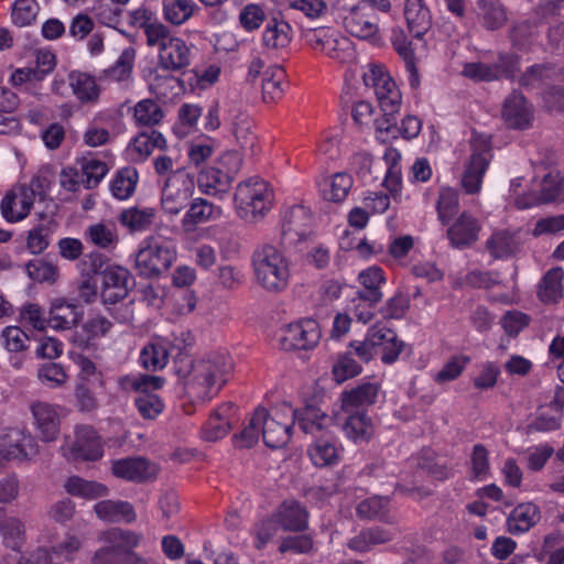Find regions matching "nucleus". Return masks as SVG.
I'll return each instance as SVG.
<instances>
[{
	"label": "nucleus",
	"mask_w": 564,
	"mask_h": 564,
	"mask_svg": "<svg viewBox=\"0 0 564 564\" xmlns=\"http://www.w3.org/2000/svg\"><path fill=\"white\" fill-rule=\"evenodd\" d=\"M176 371L184 379L187 394L199 401L213 399L229 380L234 361L227 351H212L197 360L181 358Z\"/></svg>",
	"instance_id": "f257e3e1"
},
{
	"label": "nucleus",
	"mask_w": 564,
	"mask_h": 564,
	"mask_svg": "<svg viewBox=\"0 0 564 564\" xmlns=\"http://www.w3.org/2000/svg\"><path fill=\"white\" fill-rule=\"evenodd\" d=\"M293 424L294 409L288 403L275 406L271 413L259 408L241 433L235 437L236 444L239 447H252L262 437L268 447L281 448L291 440Z\"/></svg>",
	"instance_id": "f03ea898"
},
{
	"label": "nucleus",
	"mask_w": 564,
	"mask_h": 564,
	"mask_svg": "<svg viewBox=\"0 0 564 564\" xmlns=\"http://www.w3.org/2000/svg\"><path fill=\"white\" fill-rule=\"evenodd\" d=\"M362 78L365 85L373 89L383 113L381 119L376 121V132L377 139L384 142L389 135H395L394 115L401 107V93L381 65L369 66Z\"/></svg>",
	"instance_id": "7ed1b4c3"
},
{
	"label": "nucleus",
	"mask_w": 564,
	"mask_h": 564,
	"mask_svg": "<svg viewBox=\"0 0 564 564\" xmlns=\"http://www.w3.org/2000/svg\"><path fill=\"white\" fill-rule=\"evenodd\" d=\"M252 269L257 284L270 293L284 291L290 282V261L272 243L258 246L252 253Z\"/></svg>",
	"instance_id": "20e7f679"
},
{
	"label": "nucleus",
	"mask_w": 564,
	"mask_h": 564,
	"mask_svg": "<svg viewBox=\"0 0 564 564\" xmlns=\"http://www.w3.org/2000/svg\"><path fill=\"white\" fill-rule=\"evenodd\" d=\"M176 246L163 235H150L141 240L133 254V269L147 279L160 278L176 259Z\"/></svg>",
	"instance_id": "39448f33"
},
{
	"label": "nucleus",
	"mask_w": 564,
	"mask_h": 564,
	"mask_svg": "<svg viewBox=\"0 0 564 564\" xmlns=\"http://www.w3.org/2000/svg\"><path fill=\"white\" fill-rule=\"evenodd\" d=\"M492 160L491 137L474 132L467 147V154L462 163L459 184L467 195L481 192L484 177Z\"/></svg>",
	"instance_id": "423d86ee"
},
{
	"label": "nucleus",
	"mask_w": 564,
	"mask_h": 564,
	"mask_svg": "<svg viewBox=\"0 0 564 564\" xmlns=\"http://www.w3.org/2000/svg\"><path fill=\"white\" fill-rule=\"evenodd\" d=\"M131 274L121 265H108L100 273V297L113 318L120 323L132 319L131 302H123L129 293Z\"/></svg>",
	"instance_id": "0eeeda50"
},
{
	"label": "nucleus",
	"mask_w": 564,
	"mask_h": 564,
	"mask_svg": "<svg viewBox=\"0 0 564 564\" xmlns=\"http://www.w3.org/2000/svg\"><path fill=\"white\" fill-rule=\"evenodd\" d=\"M272 202V189L262 178H248L236 188V213L247 224H256L263 219L271 209Z\"/></svg>",
	"instance_id": "6e6552de"
},
{
	"label": "nucleus",
	"mask_w": 564,
	"mask_h": 564,
	"mask_svg": "<svg viewBox=\"0 0 564 564\" xmlns=\"http://www.w3.org/2000/svg\"><path fill=\"white\" fill-rule=\"evenodd\" d=\"M349 347L365 362L380 355L382 362L390 365L398 360L404 344L393 329L375 324L368 328L362 340H352Z\"/></svg>",
	"instance_id": "1a4fd4ad"
},
{
	"label": "nucleus",
	"mask_w": 564,
	"mask_h": 564,
	"mask_svg": "<svg viewBox=\"0 0 564 564\" xmlns=\"http://www.w3.org/2000/svg\"><path fill=\"white\" fill-rule=\"evenodd\" d=\"M164 383L163 378L149 375H127L119 379L120 387L126 391H135V406L143 419L153 420L164 409V403L153 390L160 389Z\"/></svg>",
	"instance_id": "9d476101"
},
{
	"label": "nucleus",
	"mask_w": 564,
	"mask_h": 564,
	"mask_svg": "<svg viewBox=\"0 0 564 564\" xmlns=\"http://www.w3.org/2000/svg\"><path fill=\"white\" fill-rule=\"evenodd\" d=\"M41 189L40 177H33L29 184L17 185L9 189L0 200V213L9 224L24 220L31 213Z\"/></svg>",
	"instance_id": "9b49d317"
},
{
	"label": "nucleus",
	"mask_w": 564,
	"mask_h": 564,
	"mask_svg": "<svg viewBox=\"0 0 564 564\" xmlns=\"http://www.w3.org/2000/svg\"><path fill=\"white\" fill-rule=\"evenodd\" d=\"M61 453L72 460H98L104 456V446L94 427L77 425L74 436H65Z\"/></svg>",
	"instance_id": "f8f14e48"
},
{
	"label": "nucleus",
	"mask_w": 564,
	"mask_h": 564,
	"mask_svg": "<svg viewBox=\"0 0 564 564\" xmlns=\"http://www.w3.org/2000/svg\"><path fill=\"white\" fill-rule=\"evenodd\" d=\"M195 177L185 170L172 173L162 189L161 206L170 215H178L195 193Z\"/></svg>",
	"instance_id": "ddd939ff"
},
{
	"label": "nucleus",
	"mask_w": 564,
	"mask_h": 564,
	"mask_svg": "<svg viewBox=\"0 0 564 564\" xmlns=\"http://www.w3.org/2000/svg\"><path fill=\"white\" fill-rule=\"evenodd\" d=\"M224 121L229 124L232 133L241 147L252 145V135L250 131L249 118L237 109H232L230 105H225L223 109L219 104L213 105L205 117V129L215 131Z\"/></svg>",
	"instance_id": "4468645a"
},
{
	"label": "nucleus",
	"mask_w": 564,
	"mask_h": 564,
	"mask_svg": "<svg viewBox=\"0 0 564 564\" xmlns=\"http://www.w3.org/2000/svg\"><path fill=\"white\" fill-rule=\"evenodd\" d=\"M339 19L343 28L352 36L375 44L381 41L378 18L365 6L358 3L339 9Z\"/></svg>",
	"instance_id": "2eb2a0df"
},
{
	"label": "nucleus",
	"mask_w": 564,
	"mask_h": 564,
	"mask_svg": "<svg viewBox=\"0 0 564 564\" xmlns=\"http://www.w3.org/2000/svg\"><path fill=\"white\" fill-rule=\"evenodd\" d=\"M32 426L40 441L55 442L61 434L63 408L47 401L36 400L30 403Z\"/></svg>",
	"instance_id": "dca6fc26"
},
{
	"label": "nucleus",
	"mask_w": 564,
	"mask_h": 564,
	"mask_svg": "<svg viewBox=\"0 0 564 564\" xmlns=\"http://www.w3.org/2000/svg\"><path fill=\"white\" fill-rule=\"evenodd\" d=\"M278 338L284 350L312 349L319 341L321 329L315 319L305 318L283 326Z\"/></svg>",
	"instance_id": "f3484780"
},
{
	"label": "nucleus",
	"mask_w": 564,
	"mask_h": 564,
	"mask_svg": "<svg viewBox=\"0 0 564 564\" xmlns=\"http://www.w3.org/2000/svg\"><path fill=\"white\" fill-rule=\"evenodd\" d=\"M562 197H564V181L557 173H549L530 189L529 199L517 197L516 206L519 209H527Z\"/></svg>",
	"instance_id": "a211bd4d"
},
{
	"label": "nucleus",
	"mask_w": 564,
	"mask_h": 564,
	"mask_svg": "<svg viewBox=\"0 0 564 564\" xmlns=\"http://www.w3.org/2000/svg\"><path fill=\"white\" fill-rule=\"evenodd\" d=\"M112 474L127 481L144 482L152 480L159 473L156 464L144 457H127L111 462Z\"/></svg>",
	"instance_id": "6ab92c4d"
},
{
	"label": "nucleus",
	"mask_w": 564,
	"mask_h": 564,
	"mask_svg": "<svg viewBox=\"0 0 564 564\" xmlns=\"http://www.w3.org/2000/svg\"><path fill=\"white\" fill-rule=\"evenodd\" d=\"M501 119L510 129H528L533 122V108L523 95L514 91L502 104Z\"/></svg>",
	"instance_id": "aec40b11"
},
{
	"label": "nucleus",
	"mask_w": 564,
	"mask_h": 564,
	"mask_svg": "<svg viewBox=\"0 0 564 564\" xmlns=\"http://www.w3.org/2000/svg\"><path fill=\"white\" fill-rule=\"evenodd\" d=\"M519 61L513 56H500L499 64L482 62L468 63L464 66V76L473 80H495L500 76L514 77Z\"/></svg>",
	"instance_id": "412c9836"
},
{
	"label": "nucleus",
	"mask_w": 564,
	"mask_h": 564,
	"mask_svg": "<svg viewBox=\"0 0 564 564\" xmlns=\"http://www.w3.org/2000/svg\"><path fill=\"white\" fill-rule=\"evenodd\" d=\"M224 210L220 206L197 197L192 200L188 209L181 219V228L185 234H193L198 226L221 218Z\"/></svg>",
	"instance_id": "4be33fe9"
},
{
	"label": "nucleus",
	"mask_w": 564,
	"mask_h": 564,
	"mask_svg": "<svg viewBox=\"0 0 564 564\" xmlns=\"http://www.w3.org/2000/svg\"><path fill=\"white\" fill-rule=\"evenodd\" d=\"M481 223L469 212H463L447 228V238L455 248L469 247L478 240Z\"/></svg>",
	"instance_id": "5701e85b"
},
{
	"label": "nucleus",
	"mask_w": 564,
	"mask_h": 564,
	"mask_svg": "<svg viewBox=\"0 0 564 564\" xmlns=\"http://www.w3.org/2000/svg\"><path fill=\"white\" fill-rule=\"evenodd\" d=\"M312 221V213L307 207L292 206L283 217L282 236L290 243L300 241L308 235Z\"/></svg>",
	"instance_id": "b1692460"
},
{
	"label": "nucleus",
	"mask_w": 564,
	"mask_h": 564,
	"mask_svg": "<svg viewBox=\"0 0 564 564\" xmlns=\"http://www.w3.org/2000/svg\"><path fill=\"white\" fill-rule=\"evenodd\" d=\"M83 316L78 306L65 297H55L50 301L47 313L48 327L55 330L70 329L77 325Z\"/></svg>",
	"instance_id": "393cba45"
},
{
	"label": "nucleus",
	"mask_w": 564,
	"mask_h": 564,
	"mask_svg": "<svg viewBox=\"0 0 564 564\" xmlns=\"http://www.w3.org/2000/svg\"><path fill=\"white\" fill-rule=\"evenodd\" d=\"M166 148V140L162 133L152 130L151 132H142L135 135L128 143L126 154L129 161L134 163L144 162L155 150Z\"/></svg>",
	"instance_id": "a878e982"
},
{
	"label": "nucleus",
	"mask_w": 564,
	"mask_h": 564,
	"mask_svg": "<svg viewBox=\"0 0 564 564\" xmlns=\"http://www.w3.org/2000/svg\"><path fill=\"white\" fill-rule=\"evenodd\" d=\"M0 532L2 534L4 544L11 550L10 553L3 557L2 564H15L19 562L25 564L28 558H24L20 552V549L24 542L23 523L15 518L6 519L0 522Z\"/></svg>",
	"instance_id": "bb28decb"
},
{
	"label": "nucleus",
	"mask_w": 564,
	"mask_h": 564,
	"mask_svg": "<svg viewBox=\"0 0 564 564\" xmlns=\"http://www.w3.org/2000/svg\"><path fill=\"white\" fill-rule=\"evenodd\" d=\"M159 64L166 70H176L189 65L191 47L186 42L174 36L159 51Z\"/></svg>",
	"instance_id": "cd10ccee"
},
{
	"label": "nucleus",
	"mask_w": 564,
	"mask_h": 564,
	"mask_svg": "<svg viewBox=\"0 0 564 564\" xmlns=\"http://www.w3.org/2000/svg\"><path fill=\"white\" fill-rule=\"evenodd\" d=\"M340 414L328 416L321 409L308 405L300 410L294 409V423L297 422L303 432L314 434L323 431L332 424L340 423Z\"/></svg>",
	"instance_id": "c85d7f7f"
},
{
	"label": "nucleus",
	"mask_w": 564,
	"mask_h": 564,
	"mask_svg": "<svg viewBox=\"0 0 564 564\" xmlns=\"http://www.w3.org/2000/svg\"><path fill=\"white\" fill-rule=\"evenodd\" d=\"M403 14L415 37H422L432 25V14L424 0H405Z\"/></svg>",
	"instance_id": "c756f323"
},
{
	"label": "nucleus",
	"mask_w": 564,
	"mask_h": 564,
	"mask_svg": "<svg viewBox=\"0 0 564 564\" xmlns=\"http://www.w3.org/2000/svg\"><path fill=\"white\" fill-rule=\"evenodd\" d=\"M347 416H340L341 429L347 438L355 443L367 442L373 435L375 429L371 419L365 411L345 413Z\"/></svg>",
	"instance_id": "7c9ffc66"
},
{
	"label": "nucleus",
	"mask_w": 564,
	"mask_h": 564,
	"mask_svg": "<svg viewBox=\"0 0 564 564\" xmlns=\"http://www.w3.org/2000/svg\"><path fill=\"white\" fill-rule=\"evenodd\" d=\"M378 395V387L375 383H364L355 389L341 393L340 408L344 413L364 411L375 403Z\"/></svg>",
	"instance_id": "2f4dec72"
},
{
	"label": "nucleus",
	"mask_w": 564,
	"mask_h": 564,
	"mask_svg": "<svg viewBox=\"0 0 564 564\" xmlns=\"http://www.w3.org/2000/svg\"><path fill=\"white\" fill-rule=\"evenodd\" d=\"M98 519L105 522H133L137 518L132 505L128 501L102 500L94 506Z\"/></svg>",
	"instance_id": "473e14b6"
},
{
	"label": "nucleus",
	"mask_w": 564,
	"mask_h": 564,
	"mask_svg": "<svg viewBox=\"0 0 564 564\" xmlns=\"http://www.w3.org/2000/svg\"><path fill=\"white\" fill-rule=\"evenodd\" d=\"M521 243L518 231L499 230L492 234L486 246L494 258L507 259L520 250Z\"/></svg>",
	"instance_id": "72a5a7b5"
},
{
	"label": "nucleus",
	"mask_w": 564,
	"mask_h": 564,
	"mask_svg": "<svg viewBox=\"0 0 564 564\" xmlns=\"http://www.w3.org/2000/svg\"><path fill=\"white\" fill-rule=\"evenodd\" d=\"M540 520V509L533 502L518 505L507 519L508 530L513 534L529 531Z\"/></svg>",
	"instance_id": "f704fd0d"
},
{
	"label": "nucleus",
	"mask_w": 564,
	"mask_h": 564,
	"mask_svg": "<svg viewBox=\"0 0 564 564\" xmlns=\"http://www.w3.org/2000/svg\"><path fill=\"white\" fill-rule=\"evenodd\" d=\"M229 180L216 165L202 170L197 177V186L203 194L219 196L226 194L231 187Z\"/></svg>",
	"instance_id": "c9c22d12"
},
{
	"label": "nucleus",
	"mask_w": 564,
	"mask_h": 564,
	"mask_svg": "<svg viewBox=\"0 0 564 564\" xmlns=\"http://www.w3.org/2000/svg\"><path fill=\"white\" fill-rule=\"evenodd\" d=\"M286 74L281 66L271 65L262 72V98L265 102H273L282 98L285 90Z\"/></svg>",
	"instance_id": "e433bc0d"
},
{
	"label": "nucleus",
	"mask_w": 564,
	"mask_h": 564,
	"mask_svg": "<svg viewBox=\"0 0 564 564\" xmlns=\"http://www.w3.org/2000/svg\"><path fill=\"white\" fill-rule=\"evenodd\" d=\"M63 487L68 495L87 500L106 497L109 492L106 485L76 475L69 476Z\"/></svg>",
	"instance_id": "4c0bfd02"
},
{
	"label": "nucleus",
	"mask_w": 564,
	"mask_h": 564,
	"mask_svg": "<svg viewBox=\"0 0 564 564\" xmlns=\"http://www.w3.org/2000/svg\"><path fill=\"white\" fill-rule=\"evenodd\" d=\"M232 405L229 403L216 409L203 427L202 437L208 442L224 438L230 431L229 414Z\"/></svg>",
	"instance_id": "58836bf2"
},
{
	"label": "nucleus",
	"mask_w": 564,
	"mask_h": 564,
	"mask_svg": "<svg viewBox=\"0 0 564 564\" xmlns=\"http://www.w3.org/2000/svg\"><path fill=\"white\" fill-rule=\"evenodd\" d=\"M307 452L312 463L317 467L336 465L341 456L339 444L330 438L316 440Z\"/></svg>",
	"instance_id": "ea45409f"
},
{
	"label": "nucleus",
	"mask_w": 564,
	"mask_h": 564,
	"mask_svg": "<svg viewBox=\"0 0 564 564\" xmlns=\"http://www.w3.org/2000/svg\"><path fill=\"white\" fill-rule=\"evenodd\" d=\"M276 520L286 531H303L307 527V512L299 502L285 501L276 512Z\"/></svg>",
	"instance_id": "a19ab883"
},
{
	"label": "nucleus",
	"mask_w": 564,
	"mask_h": 564,
	"mask_svg": "<svg viewBox=\"0 0 564 564\" xmlns=\"http://www.w3.org/2000/svg\"><path fill=\"white\" fill-rule=\"evenodd\" d=\"M86 239L100 249H112L119 242L118 229L112 221L90 225L85 232Z\"/></svg>",
	"instance_id": "79ce46f5"
},
{
	"label": "nucleus",
	"mask_w": 564,
	"mask_h": 564,
	"mask_svg": "<svg viewBox=\"0 0 564 564\" xmlns=\"http://www.w3.org/2000/svg\"><path fill=\"white\" fill-rule=\"evenodd\" d=\"M155 209L150 207L138 208L130 207L123 209L119 216V223L130 232H141L147 230L153 223Z\"/></svg>",
	"instance_id": "37998d69"
},
{
	"label": "nucleus",
	"mask_w": 564,
	"mask_h": 564,
	"mask_svg": "<svg viewBox=\"0 0 564 564\" xmlns=\"http://www.w3.org/2000/svg\"><path fill=\"white\" fill-rule=\"evenodd\" d=\"M68 83L74 95L82 102H95L98 99L100 88L91 75L74 70L68 75Z\"/></svg>",
	"instance_id": "c03bdc74"
},
{
	"label": "nucleus",
	"mask_w": 564,
	"mask_h": 564,
	"mask_svg": "<svg viewBox=\"0 0 564 564\" xmlns=\"http://www.w3.org/2000/svg\"><path fill=\"white\" fill-rule=\"evenodd\" d=\"M170 344L163 338H155L148 344L140 354V361L147 369H162L169 360Z\"/></svg>",
	"instance_id": "a18cd8bd"
},
{
	"label": "nucleus",
	"mask_w": 564,
	"mask_h": 564,
	"mask_svg": "<svg viewBox=\"0 0 564 564\" xmlns=\"http://www.w3.org/2000/svg\"><path fill=\"white\" fill-rule=\"evenodd\" d=\"M292 40V28L283 21L271 19L268 21L263 34L262 41L267 47L270 48H284Z\"/></svg>",
	"instance_id": "49530a36"
},
{
	"label": "nucleus",
	"mask_w": 564,
	"mask_h": 564,
	"mask_svg": "<svg viewBox=\"0 0 564 564\" xmlns=\"http://www.w3.org/2000/svg\"><path fill=\"white\" fill-rule=\"evenodd\" d=\"M358 281L366 289L364 293L369 302L377 304L382 300L380 288L386 283V275L380 267L371 265L360 271Z\"/></svg>",
	"instance_id": "de8ad7c7"
},
{
	"label": "nucleus",
	"mask_w": 564,
	"mask_h": 564,
	"mask_svg": "<svg viewBox=\"0 0 564 564\" xmlns=\"http://www.w3.org/2000/svg\"><path fill=\"white\" fill-rule=\"evenodd\" d=\"M352 187V178L346 173H336L321 184V192L325 199L343 202Z\"/></svg>",
	"instance_id": "09e8293b"
},
{
	"label": "nucleus",
	"mask_w": 564,
	"mask_h": 564,
	"mask_svg": "<svg viewBox=\"0 0 564 564\" xmlns=\"http://www.w3.org/2000/svg\"><path fill=\"white\" fill-rule=\"evenodd\" d=\"M164 19L174 25H182L189 20L197 9L194 0H163Z\"/></svg>",
	"instance_id": "8fccbe9b"
},
{
	"label": "nucleus",
	"mask_w": 564,
	"mask_h": 564,
	"mask_svg": "<svg viewBox=\"0 0 564 564\" xmlns=\"http://www.w3.org/2000/svg\"><path fill=\"white\" fill-rule=\"evenodd\" d=\"M101 541L123 556L139 545L141 535L130 530L113 528L102 533Z\"/></svg>",
	"instance_id": "3c124183"
},
{
	"label": "nucleus",
	"mask_w": 564,
	"mask_h": 564,
	"mask_svg": "<svg viewBox=\"0 0 564 564\" xmlns=\"http://www.w3.org/2000/svg\"><path fill=\"white\" fill-rule=\"evenodd\" d=\"M392 539V532L380 528L362 530L348 542L349 549L356 552H368L372 546L386 543Z\"/></svg>",
	"instance_id": "603ef678"
},
{
	"label": "nucleus",
	"mask_w": 564,
	"mask_h": 564,
	"mask_svg": "<svg viewBox=\"0 0 564 564\" xmlns=\"http://www.w3.org/2000/svg\"><path fill=\"white\" fill-rule=\"evenodd\" d=\"M82 177L87 188L98 185L109 172L108 164L93 155L78 160Z\"/></svg>",
	"instance_id": "864d4df0"
},
{
	"label": "nucleus",
	"mask_w": 564,
	"mask_h": 564,
	"mask_svg": "<svg viewBox=\"0 0 564 564\" xmlns=\"http://www.w3.org/2000/svg\"><path fill=\"white\" fill-rule=\"evenodd\" d=\"M477 15L482 25L489 30L498 29L507 21L505 8L495 1L478 0Z\"/></svg>",
	"instance_id": "5fc2aeb1"
},
{
	"label": "nucleus",
	"mask_w": 564,
	"mask_h": 564,
	"mask_svg": "<svg viewBox=\"0 0 564 564\" xmlns=\"http://www.w3.org/2000/svg\"><path fill=\"white\" fill-rule=\"evenodd\" d=\"M138 180L139 174L134 167L122 169L110 182L111 194L120 200L129 198L135 191Z\"/></svg>",
	"instance_id": "6e6d98bb"
},
{
	"label": "nucleus",
	"mask_w": 564,
	"mask_h": 564,
	"mask_svg": "<svg viewBox=\"0 0 564 564\" xmlns=\"http://www.w3.org/2000/svg\"><path fill=\"white\" fill-rule=\"evenodd\" d=\"M564 271L562 268H552L543 276L539 284V296L543 302H555L563 293L562 281Z\"/></svg>",
	"instance_id": "4d7b16f0"
},
{
	"label": "nucleus",
	"mask_w": 564,
	"mask_h": 564,
	"mask_svg": "<svg viewBox=\"0 0 564 564\" xmlns=\"http://www.w3.org/2000/svg\"><path fill=\"white\" fill-rule=\"evenodd\" d=\"M391 41L394 50L398 52L400 57H402L405 63L406 70L410 73L411 76V85L415 86L417 84V74L414 63V52L411 43L409 42L404 32L400 29L393 30Z\"/></svg>",
	"instance_id": "13d9d810"
},
{
	"label": "nucleus",
	"mask_w": 564,
	"mask_h": 564,
	"mask_svg": "<svg viewBox=\"0 0 564 564\" xmlns=\"http://www.w3.org/2000/svg\"><path fill=\"white\" fill-rule=\"evenodd\" d=\"M562 410L558 401L552 402L547 408L540 409L534 421L529 425L530 431L550 432L557 430L561 425Z\"/></svg>",
	"instance_id": "bf43d9fd"
},
{
	"label": "nucleus",
	"mask_w": 564,
	"mask_h": 564,
	"mask_svg": "<svg viewBox=\"0 0 564 564\" xmlns=\"http://www.w3.org/2000/svg\"><path fill=\"white\" fill-rule=\"evenodd\" d=\"M39 11L36 0H15L11 10L12 23L19 28L29 26L35 22Z\"/></svg>",
	"instance_id": "052dcab7"
},
{
	"label": "nucleus",
	"mask_w": 564,
	"mask_h": 564,
	"mask_svg": "<svg viewBox=\"0 0 564 564\" xmlns=\"http://www.w3.org/2000/svg\"><path fill=\"white\" fill-rule=\"evenodd\" d=\"M361 370V365L354 358L351 351L338 355L333 365V376L338 383L358 376Z\"/></svg>",
	"instance_id": "680f3d73"
},
{
	"label": "nucleus",
	"mask_w": 564,
	"mask_h": 564,
	"mask_svg": "<svg viewBox=\"0 0 564 564\" xmlns=\"http://www.w3.org/2000/svg\"><path fill=\"white\" fill-rule=\"evenodd\" d=\"M26 273L30 279L39 283L53 284L58 280V267L44 259L31 260L26 264Z\"/></svg>",
	"instance_id": "e2e57ef3"
},
{
	"label": "nucleus",
	"mask_w": 564,
	"mask_h": 564,
	"mask_svg": "<svg viewBox=\"0 0 564 564\" xmlns=\"http://www.w3.org/2000/svg\"><path fill=\"white\" fill-rule=\"evenodd\" d=\"M135 53L132 48L124 50L117 62L107 70V77L117 83H128L132 75Z\"/></svg>",
	"instance_id": "0e129e2a"
},
{
	"label": "nucleus",
	"mask_w": 564,
	"mask_h": 564,
	"mask_svg": "<svg viewBox=\"0 0 564 564\" xmlns=\"http://www.w3.org/2000/svg\"><path fill=\"white\" fill-rule=\"evenodd\" d=\"M470 358L466 355H455L452 356L442 367L440 371H437L433 379L437 383H446L457 379L464 371V369L469 365Z\"/></svg>",
	"instance_id": "69168bd1"
},
{
	"label": "nucleus",
	"mask_w": 564,
	"mask_h": 564,
	"mask_svg": "<svg viewBox=\"0 0 564 564\" xmlns=\"http://www.w3.org/2000/svg\"><path fill=\"white\" fill-rule=\"evenodd\" d=\"M459 205L458 193L453 187H442L437 200L438 219L447 225Z\"/></svg>",
	"instance_id": "338daca9"
},
{
	"label": "nucleus",
	"mask_w": 564,
	"mask_h": 564,
	"mask_svg": "<svg viewBox=\"0 0 564 564\" xmlns=\"http://www.w3.org/2000/svg\"><path fill=\"white\" fill-rule=\"evenodd\" d=\"M162 118L163 112L160 106L151 99L140 100L134 107V120L139 126H154Z\"/></svg>",
	"instance_id": "774afa93"
}]
</instances>
